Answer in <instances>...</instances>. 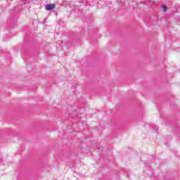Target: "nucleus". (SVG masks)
<instances>
[{
	"mask_svg": "<svg viewBox=\"0 0 180 180\" xmlns=\"http://www.w3.org/2000/svg\"><path fill=\"white\" fill-rule=\"evenodd\" d=\"M56 8V5L54 4H48L46 6V11H53Z\"/></svg>",
	"mask_w": 180,
	"mask_h": 180,
	"instance_id": "1",
	"label": "nucleus"
},
{
	"mask_svg": "<svg viewBox=\"0 0 180 180\" xmlns=\"http://www.w3.org/2000/svg\"><path fill=\"white\" fill-rule=\"evenodd\" d=\"M161 8L162 9H163V12H167V6L162 5Z\"/></svg>",
	"mask_w": 180,
	"mask_h": 180,
	"instance_id": "2",
	"label": "nucleus"
}]
</instances>
